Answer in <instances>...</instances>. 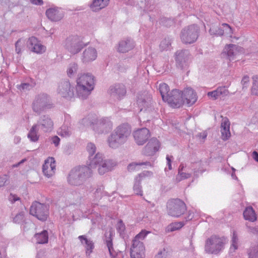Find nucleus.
<instances>
[{
  "label": "nucleus",
  "mask_w": 258,
  "mask_h": 258,
  "mask_svg": "<svg viewBox=\"0 0 258 258\" xmlns=\"http://www.w3.org/2000/svg\"><path fill=\"white\" fill-rule=\"evenodd\" d=\"M20 200V199L19 198V197L12 194H11L9 197V200L12 204H13L15 202L19 201Z\"/></svg>",
  "instance_id": "680f3d73"
},
{
  "label": "nucleus",
  "mask_w": 258,
  "mask_h": 258,
  "mask_svg": "<svg viewBox=\"0 0 258 258\" xmlns=\"http://www.w3.org/2000/svg\"><path fill=\"white\" fill-rule=\"evenodd\" d=\"M33 87V85L29 83H22L17 85V88L21 91H26L31 90Z\"/></svg>",
  "instance_id": "864d4df0"
},
{
  "label": "nucleus",
  "mask_w": 258,
  "mask_h": 258,
  "mask_svg": "<svg viewBox=\"0 0 258 258\" xmlns=\"http://www.w3.org/2000/svg\"><path fill=\"white\" fill-rule=\"evenodd\" d=\"M186 168V165L183 163L180 164L176 178L177 181H180L181 180L186 179L191 177V173L186 172L187 169Z\"/></svg>",
  "instance_id": "473e14b6"
},
{
  "label": "nucleus",
  "mask_w": 258,
  "mask_h": 258,
  "mask_svg": "<svg viewBox=\"0 0 258 258\" xmlns=\"http://www.w3.org/2000/svg\"><path fill=\"white\" fill-rule=\"evenodd\" d=\"M38 130L41 132L46 133L51 132L53 129V121L48 115H42L40 116L36 124Z\"/></svg>",
  "instance_id": "ddd939ff"
},
{
  "label": "nucleus",
  "mask_w": 258,
  "mask_h": 258,
  "mask_svg": "<svg viewBox=\"0 0 258 258\" xmlns=\"http://www.w3.org/2000/svg\"><path fill=\"white\" fill-rule=\"evenodd\" d=\"M150 232L146 230H142L138 234H137L134 239L137 240H143L148 234L150 233Z\"/></svg>",
  "instance_id": "6e6d98bb"
},
{
  "label": "nucleus",
  "mask_w": 258,
  "mask_h": 258,
  "mask_svg": "<svg viewBox=\"0 0 258 258\" xmlns=\"http://www.w3.org/2000/svg\"><path fill=\"white\" fill-rule=\"evenodd\" d=\"M151 100V95L149 94L147 92H145L144 93L139 95L137 99V103L139 107L141 108V111L144 108L148 107L150 105Z\"/></svg>",
  "instance_id": "bb28decb"
},
{
  "label": "nucleus",
  "mask_w": 258,
  "mask_h": 258,
  "mask_svg": "<svg viewBox=\"0 0 258 258\" xmlns=\"http://www.w3.org/2000/svg\"><path fill=\"white\" fill-rule=\"evenodd\" d=\"M95 197L97 199H101L105 196H109L108 192L104 190V187L102 185H98L94 192Z\"/></svg>",
  "instance_id": "79ce46f5"
},
{
  "label": "nucleus",
  "mask_w": 258,
  "mask_h": 258,
  "mask_svg": "<svg viewBox=\"0 0 258 258\" xmlns=\"http://www.w3.org/2000/svg\"><path fill=\"white\" fill-rule=\"evenodd\" d=\"M30 214L38 220L45 221L48 216V208L45 204L35 202L30 207Z\"/></svg>",
  "instance_id": "1a4fd4ad"
},
{
  "label": "nucleus",
  "mask_w": 258,
  "mask_h": 258,
  "mask_svg": "<svg viewBox=\"0 0 258 258\" xmlns=\"http://www.w3.org/2000/svg\"><path fill=\"white\" fill-rule=\"evenodd\" d=\"M247 228L248 229V231L252 233H256L258 232V228L256 227H251L247 226Z\"/></svg>",
  "instance_id": "338daca9"
},
{
  "label": "nucleus",
  "mask_w": 258,
  "mask_h": 258,
  "mask_svg": "<svg viewBox=\"0 0 258 258\" xmlns=\"http://www.w3.org/2000/svg\"><path fill=\"white\" fill-rule=\"evenodd\" d=\"M27 46L32 51L37 54H42L46 50V47L42 44L40 41L34 36L29 38L27 41Z\"/></svg>",
  "instance_id": "f3484780"
},
{
  "label": "nucleus",
  "mask_w": 258,
  "mask_h": 258,
  "mask_svg": "<svg viewBox=\"0 0 258 258\" xmlns=\"http://www.w3.org/2000/svg\"><path fill=\"white\" fill-rule=\"evenodd\" d=\"M200 33L198 25L193 24L183 29L181 32V40L184 43L191 44L197 40Z\"/></svg>",
  "instance_id": "6e6552de"
},
{
  "label": "nucleus",
  "mask_w": 258,
  "mask_h": 258,
  "mask_svg": "<svg viewBox=\"0 0 258 258\" xmlns=\"http://www.w3.org/2000/svg\"><path fill=\"white\" fill-rule=\"evenodd\" d=\"M190 168H193L194 175L198 177L199 173H202L204 171V169L203 167V164L201 162L192 163Z\"/></svg>",
  "instance_id": "ea45409f"
},
{
  "label": "nucleus",
  "mask_w": 258,
  "mask_h": 258,
  "mask_svg": "<svg viewBox=\"0 0 258 258\" xmlns=\"http://www.w3.org/2000/svg\"><path fill=\"white\" fill-rule=\"evenodd\" d=\"M96 116L93 115H89L83 118L79 123V127L83 130L85 127H90L93 130V126H94Z\"/></svg>",
  "instance_id": "c85d7f7f"
},
{
  "label": "nucleus",
  "mask_w": 258,
  "mask_h": 258,
  "mask_svg": "<svg viewBox=\"0 0 258 258\" xmlns=\"http://www.w3.org/2000/svg\"><path fill=\"white\" fill-rule=\"evenodd\" d=\"M230 121L227 117L223 118L221 124V137L223 140H227L231 136Z\"/></svg>",
  "instance_id": "cd10ccee"
},
{
  "label": "nucleus",
  "mask_w": 258,
  "mask_h": 258,
  "mask_svg": "<svg viewBox=\"0 0 258 258\" xmlns=\"http://www.w3.org/2000/svg\"><path fill=\"white\" fill-rule=\"evenodd\" d=\"M159 90L163 100L165 101L168 97L167 94H169V88L165 83H162L159 85Z\"/></svg>",
  "instance_id": "a19ab883"
},
{
  "label": "nucleus",
  "mask_w": 258,
  "mask_h": 258,
  "mask_svg": "<svg viewBox=\"0 0 258 258\" xmlns=\"http://www.w3.org/2000/svg\"><path fill=\"white\" fill-rule=\"evenodd\" d=\"M222 27L223 35L231 37L232 34H233V31L231 27L226 23L222 24Z\"/></svg>",
  "instance_id": "3c124183"
},
{
  "label": "nucleus",
  "mask_w": 258,
  "mask_h": 258,
  "mask_svg": "<svg viewBox=\"0 0 258 258\" xmlns=\"http://www.w3.org/2000/svg\"><path fill=\"white\" fill-rule=\"evenodd\" d=\"M155 258H169V253L165 248L159 251Z\"/></svg>",
  "instance_id": "13d9d810"
},
{
  "label": "nucleus",
  "mask_w": 258,
  "mask_h": 258,
  "mask_svg": "<svg viewBox=\"0 0 258 258\" xmlns=\"http://www.w3.org/2000/svg\"><path fill=\"white\" fill-rule=\"evenodd\" d=\"M167 96L165 101L172 107L179 108L184 104L182 93L178 90H172L169 94H167Z\"/></svg>",
  "instance_id": "f8f14e48"
},
{
  "label": "nucleus",
  "mask_w": 258,
  "mask_h": 258,
  "mask_svg": "<svg viewBox=\"0 0 258 258\" xmlns=\"http://www.w3.org/2000/svg\"><path fill=\"white\" fill-rule=\"evenodd\" d=\"M228 94V90L225 87H220L216 90L207 93L208 96L213 100L218 99L221 96H224Z\"/></svg>",
  "instance_id": "72a5a7b5"
},
{
  "label": "nucleus",
  "mask_w": 258,
  "mask_h": 258,
  "mask_svg": "<svg viewBox=\"0 0 258 258\" xmlns=\"http://www.w3.org/2000/svg\"><path fill=\"white\" fill-rule=\"evenodd\" d=\"M182 95L184 103H186L189 106L194 104L197 100V94L191 88H187L184 89L182 92Z\"/></svg>",
  "instance_id": "5701e85b"
},
{
  "label": "nucleus",
  "mask_w": 258,
  "mask_h": 258,
  "mask_svg": "<svg viewBox=\"0 0 258 258\" xmlns=\"http://www.w3.org/2000/svg\"><path fill=\"white\" fill-rule=\"evenodd\" d=\"M38 127L36 124H34L30 128L28 135V138L32 142H36L38 141L39 138V136L38 135Z\"/></svg>",
  "instance_id": "58836bf2"
},
{
  "label": "nucleus",
  "mask_w": 258,
  "mask_h": 258,
  "mask_svg": "<svg viewBox=\"0 0 258 258\" xmlns=\"http://www.w3.org/2000/svg\"><path fill=\"white\" fill-rule=\"evenodd\" d=\"M48 18L52 21H58L62 19L63 14L58 8H50L46 11Z\"/></svg>",
  "instance_id": "2f4dec72"
},
{
  "label": "nucleus",
  "mask_w": 258,
  "mask_h": 258,
  "mask_svg": "<svg viewBox=\"0 0 258 258\" xmlns=\"http://www.w3.org/2000/svg\"><path fill=\"white\" fill-rule=\"evenodd\" d=\"M116 165L111 160L104 159L103 155L99 153L96 154L92 158H90L89 167L91 169L97 168L98 173L103 175L111 171Z\"/></svg>",
  "instance_id": "20e7f679"
},
{
  "label": "nucleus",
  "mask_w": 258,
  "mask_h": 258,
  "mask_svg": "<svg viewBox=\"0 0 258 258\" xmlns=\"http://www.w3.org/2000/svg\"><path fill=\"white\" fill-rule=\"evenodd\" d=\"M171 45V40L169 38H165L161 41L159 47L161 50H168Z\"/></svg>",
  "instance_id": "de8ad7c7"
},
{
  "label": "nucleus",
  "mask_w": 258,
  "mask_h": 258,
  "mask_svg": "<svg viewBox=\"0 0 258 258\" xmlns=\"http://www.w3.org/2000/svg\"><path fill=\"white\" fill-rule=\"evenodd\" d=\"M78 70V65L75 62L69 64L67 69V74L69 77L75 76Z\"/></svg>",
  "instance_id": "c03bdc74"
},
{
  "label": "nucleus",
  "mask_w": 258,
  "mask_h": 258,
  "mask_svg": "<svg viewBox=\"0 0 258 258\" xmlns=\"http://www.w3.org/2000/svg\"><path fill=\"white\" fill-rule=\"evenodd\" d=\"M36 242L38 244H45L48 241V234L47 231L44 230L40 233H36L34 235Z\"/></svg>",
  "instance_id": "e433bc0d"
},
{
  "label": "nucleus",
  "mask_w": 258,
  "mask_h": 258,
  "mask_svg": "<svg viewBox=\"0 0 258 258\" xmlns=\"http://www.w3.org/2000/svg\"><path fill=\"white\" fill-rule=\"evenodd\" d=\"M150 132L147 128H142L134 132V137L137 144L139 145H143L148 139Z\"/></svg>",
  "instance_id": "4be33fe9"
},
{
  "label": "nucleus",
  "mask_w": 258,
  "mask_h": 258,
  "mask_svg": "<svg viewBox=\"0 0 258 258\" xmlns=\"http://www.w3.org/2000/svg\"><path fill=\"white\" fill-rule=\"evenodd\" d=\"M142 165L151 166V163L149 162H133L130 163L127 166V169L130 171H132L135 170H139V166Z\"/></svg>",
  "instance_id": "37998d69"
},
{
  "label": "nucleus",
  "mask_w": 258,
  "mask_h": 258,
  "mask_svg": "<svg viewBox=\"0 0 258 258\" xmlns=\"http://www.w3.org/2000/svg\"><path fill=\"white\" fill-rule=\"evenodd\" d=\"M167 212L168 215L178 218L186 211V206L183 201L179 199L169 200L167 203Z\"/></svg>",
  "instance_id": "423d86ee"
},
{
  "label": "nucleus",
  "mask_w": 258,
  "mask_h": 258,
  "mask_svg": "<svg viewBox=\"0 0 258 258\" xmlns=\"http://www.w3.org/2000/svg\"><path fill=\"white\" fill-rule=\"evenodd\" d=\"M243 52V48L238 45L230 44L225 46L223 53L226 54L227 58L232 61L237 58V56Z\"/></svg>",
  "instance_id": "dca6fc26"
},
{
  "label": "nucleus",
  "mask_w": 258,
  "mask_h": 258,
  "mask_svg": "<svg viewBox=\"0 0 258 258\" xmlns=\"http://www.w3.org/2000/svg\"><path fill=\"white\" fill-rule=\"evenodd\" d=\"M252 86L251 92L253 94L258 95V76H255L252 77Z\"/></svg>",
  "instance_id": "603ef678"
},
{
  "label": "nucleus",
  "mask_w": 258,
  "mask_h": 258,
  "mask_svg": "<svg viewBox=\"0 0 258 258\" xmlns=\"http://www.w3.org/2000/svg\"><path fill=\"white\" fill-rule=\"evenodd\" d=\"M145 249L143 242L133 239L131 248V258H143L145 255Z\"/></svg>",
  "instance_id": "4468645a"
},
{
  "label": "nucleus",
  "mask_w": 258,
  "mask_h": 258,
  "mask_svg": "<svg viewBox=\"0 0 258 258\" xmlns=\"http://www.w3.org/2000/svg\"><path fill=\"white\" fill-rule=\"evenodd\" d=\"M190 59V55L188 50H178L176 52L175 60L179 67L183 68L186 66Z\"/></svg>",
  "instance_id": "412c9836"
},
{
  "label": "nucleus",
  "mask_w": 258,
  "mask_h": 258,
  "mask_svg": "<svg viewBox=\"0 0 258 258\" xmlns=\"http://www.w3.org/2000/svg\"><path fill=\"white\" fill-rule=\"evenodd\" d=\"M86 149L89 154V160L90 161V158H92L94 157L93 155L96 152V147L94 144L89 143L87 145Z\"/></svg>",
  "instance_id": "09e8293b"
},
{
  "label": "nucleus",
  "mask_w": 258,
  "mask_h": 258,
  "mask_svg": "<svg viewBox=\"0 0 258 258\" xmlns=\"http://www.w3.org/2000/svg\"><path fill=\"white\" fill-rule=\"evenodd\" d=\"M82 244H83L86 249V253L87 256H89L92 252L94 248V243L90 239H88L85 235H80L78 237Z\"/></svg>",
  "instance_id": "c756f323"
},
{
  "label": "nucleus",
  "mask_w": 258,
  "mask_h": 258,
  "mask_svg": "<svg viewBox=\"0 0 258 258\" xmlns=\"http://www.w3.org/2000/svg\"><path fill=\"white\" fill-rule=\"evenodd\" d=\"M51 143L54 144L55 146L57 147L60 142V139L56 136H53L51 138Z\"/></svg>",
  "instance_id": "e2e57ef3"
},
{
  "label": "nucleus",
  "mask_w": 258,
  "mask_h": 258,
  "mask_svg": "<svg viewBox=\"0 0 258 258\" xmlns=\"http://www.w3.org/2000/svg\"><path fill=\"white\" fill-rule=\"evenodd\" d=\"M58 93L62 97L70 99L74 96L73 87L68 81H61L58 87Z\"/></svg>",
  "instance_id": "2eb2a0df"
},
{
  "label": "nucleus",
  "mask_w": 258,
  "mask_h": 258,
  "mask_svg": "<svg viewBox=\"0 0 258 258\" xmlns=\"http://www.w3.org/2000/svg\"><path fill=\"white\" fill-rule=\"evenodd\" d=\"M31 2L34 5H41L43 4L42 0H30Z\"/></svg>",
  "instance_id": "774afa93"
},
{
  "label": "nucleus",
  "mask_w": 258,
  "mask_h": 258,
  "mask_svg": "<svg viewBox=\"0 0 258 258\" xmlns=\"http://www.w3.org/2000/svg\"><path fill=\"white\" fill-rule=\"evenodd\" d=\"M132 133L131 126L126 123L116 126L107 138V144L109 147L116 149L124 144L128 139Z\"/></svg>",
  "instance_id": "f257e3e1"
},
{
  "label": "nucleus",
  "mask_w": 258,
  "mask_h": 258,
  "mask_svg": "<svg viewBox=\"0 0 258 258\" xmlns=\"http://www.w3.org/2000/svg\"><path fill=\"white\" fill-rule=\"evenodd\" d=\"M116 229L120 233V235H123L125 229V226L121 220L118 221L116 224Z\"/></svg>",
  "instance_id": "5fc2aeb1"
},
{
  "label": "nucleus",
  "mask_w": 258,
  "mask_h": 258,
  "mask_svg": "<svg viewBox=\"0 0 258 258\" xmlns=\"http://www.w3.org/2000/svg\"><path fill=\"white\" fill-rule=\"evenodd\" d=\"M24 218V214L23 212H20L17 214L13 218V222L15 223H21L23 222Z\"/></svg>",
  "instance_id": "bf43d9fd"
},
{
  "label": "nucleus",
  "mask_w": 258,
  "mask_h": 258,
  "mask_svg": "<svg viewBox=\"0 0 258 258\" xmlns=\"http://www.w3.org/2000/svg\"><path fill=\"white\" fill-rule=\"evenodd\" d=\"M153 175V173L149 171H144L140 173L135 179V183L133 187V190L135 193L141 196H143V191L141 185V180L146 177H151Z\"/></svg>",
  "instance_id": "a211bd4d"
},
{
  "label": "nucleus",
  "mask_w": 258,
  "mask_h": 258,
  "mask_svg": "<svg viewBox=\"0 0 258 258\" xmlns=\"http://www.w3.org/2000/svg\"><path fill=\"white\" fill-rule=\"evenodd\" d=\"M112 233L111 231H109L108 233H106L105 234V241L106 246L108 248L110 255L114 257L116 255V253L114 250L112 243Z\"/></svg>",
  "instance_id": "f704fd0d"
},
{
  "label": "nucleus",
  "mask_w": 258,
  "mask_h": 258,
  "mask_svg": "<svg viewBox=\"0 0 258 258\" xmlns=\"http://www.w3.org/2000/svg\"><path fill=\"white\" fill-rule=\"evenodd\" d=\"M224 240L222 238L212 235L206 240L205 250L208 253L217 254L224 249Z\"/></svg>",
  "instance_id": "0eeeda50"
},
{
  "label": "nucleus",
  "mask_w": 258,
  "mask_h": 258,
  "mask_svg": "<svg viewBox=\"0 0 258 258\" xmlns=\"http://www.w3.org/2000/svg\"><path fill=\"white\" fill-rule=\"evenodd\" d=\"M112 126L113 123L109 118H99L96 116V120L94 126H93V130L98 134H106L112 129Z\"/></svg>",
  "instance_id": "9b49d317"
},
{
  "label": "nucleus",
  "mask_w": 258,
  "mask_h": 258,
  "mask_svg": "<svg viewBox=\"0 0 258 258\" xmlns=\"http://www.w3.org/2000/svg\"><path fill=\"white\" fill-rule=\"evenodd\" d=\"M249 258H258V244L250 249Z\"/></svg>",
  "instance_id": "4d7b16f0"
},
{
  "label": "nucleus",
  "mask_w": 258,
  "mask_h": 258,
  "mask_svg": "<svg viewBox=\"0 0 258 258\" xmlns=\"http://www.w3.org/2000/svg\"><path fill=\"white\" fill-rule=\"evenodd\" d=\"M249 77L247 76H244L242 80H241V84L243 85V87H247L248 85V83H249Z\"/></svg>",
  "instance_id": "0e129e2a"
},
{
  "label": "nucleus",
  "mask_w": 258,
  "mask_h": 258,
  "mask_svg": "<svg viewBox=\"0 0 258 258\" xmlns=\"http://www.w3.org/2000/svg\"><path fill=\"white\" fill-rule=\"evenodd\" d=\"M184 225L185 222L184 221L172 223L170 224L169 225H168L167 228L168 231H174L175 230H177L182 228Z\"/></svg>",
  "instance_id": "49530a36"
},
{
  "label": "nucleus",
  "mask_w": 258,
  "mask_h": 258,
  "mask_svg": "<svg viewBox=\"0 0 258 258\" xmlns=\"http://www.w3.org/2000/svg\"><path fill=\"white\" fill-rule=\"evenodd\" d=\"M53 107L50 97L46 94H40L37 95L32 104L33 111L39 114L41 112Z\"/></svg>",
  "instance_id": "39448f33"
},
{
  "label": "nucleus",
  "mask_w": 258,
  "mask_h": 258,
  "mask_svg": "<svg viewBox=\"0 0 258 258\" xmlns=\"http://www.w3.org/2000/svg\"><path fill=\"white\" fill-rule=\"evenodd\" d=\"M72 131L71 117L69 115H65L64 123L59 128L58 134L63 137H68L71 135Z\"/></svg>",
  "instance_id": "393cba45"
},
{
  "label": "nucleus",
  "mask_w": 258,
  "mask_h": 258,
  "mask_svg": "<svg viewBox=\"0 0 258 258\" xmlns=\"http://www.w3.org/2000/svg\"><path fill=\"white\" fill-rule=\"evenodd\" d=\"M55 161L53 157H49L45 161L42 166V172L48 178L51 177L55 173Z\"/></svg>",
  "instance_id": "6ab92c4d"
},
{
  "label": "nucleus",
  "mask_w": 258,
  "mask_h": 258,
  "mask_svg": "<svg viewBox=\"0 0 258 258\" xmlns=\"http://www.w3.org/2000/svg\"><path fill=\"white\" fill-rule=\"evenodd\" d=\"M7 179V176L6 175L0 176V187L5 185Z\"/></svg>",
  "instance_id": "69168bd1"
},
{
  "label": "nucleus",
  "mask_w": 258,
  "mask_h": 258,
  "mask_svg": "<svg viewBox=\"0 0 258 258\" xmlns=\"http://www.w3.org/2000/svg\"><path fill=\"white\" fill-rule=\"evenodd\" d=\"M109 2V0H93L90 8L93 11H98L106 7Z\"/></svg>",
  "instance_id": "c9c22d12"
},
{
  "label": "nucleus",
  "mask_w": 258,
  "mask_h": 258,
  "mask_svg": "<svg viewBox=\"0 0 258 258\" xmlns=\"http://www.w3.org/2000/svg\"><path fill=\"white\" fill-rule=\"evenodd\" d=\"M109 93L111 95L120 98L125 95L126 90L122 84H116L110 87Z\"/></svg>",
  "instance_id": "7c9ffc66"
},
{
  "label": "nucleus",
  "mask_w": 258,
  "mask_h": 258,
  "mask_svg": "<svg viewBox=\"0 0 258 258\" xmlns=\"http://www.w3.org/2000/svg\"><path fill=\"white\" fill-rule=\"evenodd\" d=\"M92 175V170L87 166H78L73 168L68 176V182L73 186L82 185Z\"/></svg>",
  "instance_id": "7ed1b4c3"
},
{
  "label": "nucleus",
  "mask_w": 258,
  "mask_h": 258,
  "mask_svg": "<svg viewBox=\"0 0 258 258\" xmlns=\"http://www.w3.org/2000/svg\"><path fill=\"white\" fill-rule=\"evenodd\" d=\"M238 247V238L236 232H233L231 240V245L230 248L231 252H234Z\"/></svg>",
  "instance_id": "a18cd8bd"
},
{
  "label": "nucleus",
  "mask_w": 258,
  "mask_h": 258,
  "mask_svg": "<svg viewBox=\"0 0 258 258\" xmlns=\"http://www.w3.org/2000/svg\"><path fill=\"white\" fill-rule=\"evenodd\" d=\"M243 216L245 220L254 222L256 220L255 212L251 207H247L243 212Z\"/></svg>",
  "instance_id": "4c0bfd02"
},
{
  "label": "nucleus",
  "mask_w": 258,
  "mask_h": 258,
  "mask_svg": "<svg viewBox=\"0 0 258 258\" xmlns=\"http://www.w3.org/2000/svg\"><path fill=\"white\" fill-rule=\"evenodd\" d=\"M81 38L78 36H72L66 40L65 47L71 54L79 53L85 46Z\"/></svg>",
  "instance_id": "9d476101"
},
{
  "label": "nucleus",
  "mask_w": 258,
  "mask_h": 258,
  "mask_svg": "<svg viewBox=\"0 0 258 258\" xmlns=\"http://www.w3.org/2000/svg\"><path fill=\"white\" fill-rule=\"evenodd\" d=\"M160 147V143L156 138H152L143 149V153L146 156H153Z\"/></svg>",
  "instance_id": "aec40b11"
},
{
  "label": "nucleus",
  "mask_w": 258,
  "mask_h": 258,
  "mask_svg": "<svg viewBox=\"0 0 258 258\" xmlns=\"http://www.w3.org/2000/svg\"><path fill=\"white\" fill-rule=\"evenodd\" d=\"M21 39H18L15 43V50L18 54L21 53Z\"/></svg>",
  "instance_id": "052dcab7"
},
{
  "label": "nucleus",
  "mask_w": 258,
  "mask_h": 258,
  "mask_svg": "<svg viewBox=\"0 0 258 258\" xmlns=\"http://www.w3.org/2000/svg\"><path fill=\"white\" fill-rule=\"evenodd\" d=\"M135 46V42L133 39H126L119 42L117 50L120 53H126L132 50Z\"/></svg>",
  "instance_id": "a878e982"
},
{
  "label": "nucleus",
  "mask_w": 258,
  "mask_h": 258,
  "mask_svg": "<svg viewBox=\"0 0 258 258\" xmlns=\"http://www.w3.org/2000/svg\"><path fill=\"white\" fill-rule=\"evenodd\" d=\"M209 33L211 35H216L218 36L223 35L222 25L220 27H212L209 30Z\"/></svg>",
  "instance_id": "8fccbe9b"
},
{
  "label": "nucleus",
  "mask_w": 258,
  "mask_h": 258,
  "mask_svg": "<svg viewBox=\"0 0 258 258\" xmlns=\"http://www.w3.org/2000/svg\"><path fill=\"white\" fill-rule=\"evenodd\" d=\"M94 77L89 73L81 74L77 80L76 92L78 96L86 99L94 88Z\"/></svg>",
  "instance_id": "f03ea898"
},
{
  "label": "nucleus",
  "mask_w": 258,
  "mask_h": 258,
  "mask_svg": "<svg viewBox=\"0 0 258 258\" xmlns=\"http://www.w3.org/2000/svg\"><path fill=\"white\" fill-rule=\"evenodd\" d=\"M97 57V51L95 48L88 47L86 48L82 55L83 63H88L95 60Z\"/></svg>",
  "instance_id": "b1692460"
}]
</instances>
